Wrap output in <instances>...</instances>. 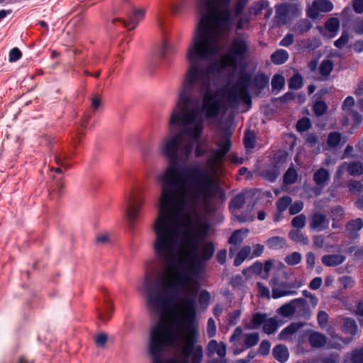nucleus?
Masks as SVG:
<instances>
[{"mask_svg": "<svg viewBox=\"0 0 363 363\" xmlns=\"http://www.w3.org/2000/svg\"><path fill=\"white\" fill-rule=\"evenodd\" d=\"M352 360L353 363H363V347L353 351Z\"/></svg>", "mask_w": 363, "mask_h": 363, "instance_id": "obj_61", "label": "nucleus"}, {"mask_svg": "<svg viewBox=\"0 0 363 363\" xmlns=\"http://www.w3.org/2000/svg\"><path fill=\"white\" fill-rule=\"evenodd\" d=\"M284 78L279 74H275L272 79L273 89L280 90L284 85Z\"/></svg>", "mask_w": 363, "mask_h": 363, "instance_id": "obj_51", "label": "nucleus"}, {"mask_svg": "<svg viewBox=\"0 0 363 363\" xmlns=\"http://www.w3.org/2000/svg\"><path fill=\"white\" fill-rule=\"evenodd\" d=\"M311 22L306 18H303L298 21L294 25L292 30L297 35H302L311 30Z\"/></svg>", "mask_w": 363, "mask_h": 363, "instance_id": "obj_22", "label": "nucleus"}, {"mask_svg": "<svg viewBox=\"0 0 363 363\" xmlns=\"http://www.w3.org/2000/svg\"><path fill=\"white\" fill-rule=\"evenodd\" d=\"M91 109L93 112L96 111L102 106V96L99 94H94L90 97Z\"/></svg>", "mask_w": 363, "mask_h": 363, "instance_id": "obj_45", "label": "nucleus"}, {"mask_svg": "<svg viewBox=\"0 0 363 363\" xmlns=\"http://www.w3.org/2000/svg\"><path fill=\"white\" fill-rule=\"evenodd\" d=\"M251 80L249 74L242 73L238 81L225 91V99L229 107L235 108L240 101L246 104H251V98L248 93Z\"/></svg>", "mask_w": 363, "mask_h": 363, "instance_id": "obj_6", "label": "nucleus"}, {"mask_svg": "<svg viewBox=\"0 0 363 363\" xmlns=\"http://www.w3.org/2000/svg\"><path fill=\"white\" fill-rule=\"evenodd\" d=\"M249 0H238L235 5V17L239 16L246 7Z\"/></svg>", "mask_w": 363, "mask_h": 363, "instance_id": "obj_57", "label": "nucleus"}, {"mask_svg": "<svg viewBox=\"0 0 363 363\" xmlns=\"http://www.w3.org/2000/svg\"><path fill=\"white\" fill-rule=\"evenodd\" d=\"M247 233V230H235L231 236L229 238L228 242L231 245L229 249V256L230 257H233L237 251V250L241 245L243 241V235Z\"/></svg>", "mask_w": 363, "mask_h": 363, "instance_id": "obj_14", "label": "nucleus"}, {"mask_svg": "<svg viewBox=\"0 0 363 363\" xmlns=\"http://www.w3.org/2000/svg\"><path fill=\"white\" fill-rule=\"evenodd\" d=\"M303 207V203L301 201L294 202L291 205L289 209V212L291 215H295L299 213Z\"/></svg>", "mask_w": 363, "mask_h": 363, "instance_id": "obj_60", "label": "nucleus"}, {"mask_svg": "<svg viewBox=\"0 0 363 363\" xmlns=\"http://www.w3.org/2000/svg\"><path fill=\"white\" fill-rule=\"evenodd\" d=\"M253 86L259 89H263L269 83V78L264 74H257L253 79Z\"/></svg>", "mask_w": 363, "mask_h": 363, "instance_id": "obj_35", "label": "nucleus"}, {"mask_svg": "<svg viewBox=\"0 0 363 363\" xmlns=\"http://www.w3.org/2000/svg\"><path fill=\"white\" fill-rule=\"evenodd\" d=\"M267 245L271 249H281L286 245V240L281 237H272L267 240Z\"/></svg>", "mask_w": 363, "mask_h": 363, "instance_id": "obj_31", "label": "nucleus"}, {"mask_svg": "<svg viewBox=\"0 0 363 363\" xmlns=\"http://www.w3.org/2000/svg\"><path fill=\"white\" fill-rule=\"evenodd\" d=\"M344 330L346 333L354 335L357 330V325L354 320L351 318H345L344 320Z\"/></svg>", "mask_w": 363, "mask_h": 363, "instance_id": "obj_39", "label": "nucleus"}, {"mask_svg": "<svg viewBox=\"0 0 363 363\" xmlns=\"http://www.w3.org/2000/svg\"><path fill=\"white\" fill-rule=\"evenodd\" d=\"M250 48L249 35L244 32H235L230 42L228 52L221 57L222 66L237 68L238 63L249 56Z\"/></svg>", "mask_w": 363, "mask_h": 363, "instance_id": "obj_4", "label": "nucleus"}, {"mask_svg": "<svg viewBox=\"0 0 363 363\" xmlns=\"http://www.w3.org/2000/svg\"><path fill=\"white\" fill-rule=\"evenodd\" d=\"M327 110V106L325 102L320 101H317L313 106V111L316 116H320L323 115Z\"/></svg>", "mask_w": 363, "mask_h": 363, "instance_id": "obj_56", "label": "nucleus"}, {"mask_svg": "<svg viewBox=\"0 0 363 363\" xmlns=\"http://www.w3.org/2000/svg\"><path fill=\"white\" fill-rule=\"evenodd\" d=\"M274 357L280 362H285L289 358V352L286 346L279 345L274 347L272 350Z\"/></svg>", "mask_w": 363, "mask_h": 363, "instance_id": "obj_24", "label": "nucleus"}, {"mask_svg": "<svg viewBox=\"0 0 363 363\" xmlns=\"http://www.w3.org/2000/svg\"><path fill=\"white\" fill-rule=\"evenodd\" d=\"M232 0H197L202 13L188 50L191 64L182 84L177 108L172 113L170 125L179 126L177 135H201L203 128V111L216 116L220 109L218 96L210 89L211 74L216 65L211 57L219 50V40L235 23Z\"/></svg>", "mask_w": 363, "mask_h": 363, "instance_id": "obj_1", "label": "nucleus"}, {"mask_svg": "<svg viewBox=\"0 0 363 363\" xmlns=\"http://www.w3.org/2000/svg\"><path fill=\"white\" fill-rule=\"evenodd\" d=\"M347 170L352 176H359L363 174V164L359 161L350 162Z\"/></svg>", "mask_w": 363, "mask_h": 363, "instance_id": "obj_32", "label": "nucleus"}, {"mask_svg": "<svg viewBox=\"0 0 363 363\" xmlns=\"http://www.w3.org/2000/svg\"><path fill=\"white\" fill-rule=\"evenodd\" d=\"M321 260L325 266L335 267L343 263L345 260V257L337 254L325 255L322 257Z\"/></svg>", "mask_w": 363, "mask_h": 363, "instance_id": "obj_17", "label": "nucleus"}, {"mask_svg": "<svg viewBox=\"0 0 363 363\" xmlns=\"http://www.w3.org/2000/svg\"><path fill=\"white\" fill-rule=\"evenodd\" d=\"M342 139L341 133L338 132H332L328 134L327 143L333 148L337 147Z\"/></svg>", "mask_w": 363, "mask_h": 363, "instance_id": "obj_38", "label": "nucleus"}, {"mask_svg": "<svg viewBox=\"0 0 363 363\" xmlns=\"http://www.w3.org/2000/svg\"><path fill=\"white\" fill-rule=\"evenodd\" d=\"M251 196L250 191H243L235 195L231 200L230 206L231 208L240 209L245 204L247 199Z\"/></svg>", "mask_w": 363, "mask_h": 363, "instance_id": "obj_19", "label": "nucleus"}, {"mask_svg": "<svg viewBox=\"0 0 363 363\" xmlns=\"http://www.w3.org/2000/svg\"><path fill=\"white\" fill-rule=\"evenodd\" d=\"M353 29L359 34L363 33V18H357L353 22Z\"/></svg>", "mask_w": 363, "mask_h": 363, "instance_id": "obj_64", "label": "nucleus"}, {"mask_svg": "<svg viewBox=\"0 0 363 363\" xmlns=\"http://www.w3.org/2000/svg\"><path fill=\"white\" fill-rule=\"evenodd\" d=\"M347 186L352 194L363 192V183L360 181L352 179L349 182Z\"/></svg>", "mask_w": 363, "mask_h": 363, "instance_id": "obj_46", "label": "nucleus"}, {"mask_svg": "<svg viewBox=\"0 0 363 363\" xmlns=\"http://www.w3.org/2000/svg\"><path fill=\"white\" fill-rule=\"evenodd\" d=\"M306 217L304 214L295 216L291 220V225L296 228H303L306 225Z\"/></svg>", "mask_w": 363, "mask_h": 363, "instance_id": "obj_50", "label": "nucleus"}, {"mask_svg": "<svg viewBox=\"0 0 363 363\" xmlns=\"http://www.w3.org/2000/svg\"><path fill=\"white\" fill-rule=\"evenodd\" d=\"M333 62L331 60H324L322 61L319 71L322 76L328 77L333 69Z\"/></svg>", "mask_w": 363, "mask_h": 363, "instance_id": "obj_36", "label": "nucleus"}, {"mask_svg": "<svg viewBox=\"0 0 363 363\" xmlns=\"http://www.w3.org/2000/svg\"><path fill=\"white\" fill-rule=\"evenodd\" d=\"M329 222L325 215L316 212L313 213L310 219V229L321 231L328 228Z\"/></svg>", "mask_w": 363, "mask_h": 363, "instance_id": "obj_13", "label": "nucleus"}, {"mask_svg": "<svg viewBox=\"0 0 363 363\" xmlns=\"http://www.w3.org/2000/svg\"><path fill=\"white\" fill-rule=\"evenodd\" d=\"M251 252V247L249 245L244 246L238 253L235 260L234 265L239 266L249 256Z\"/></svg>", "mask_w": 363, "mask_h": 363, "instance_id": "obj_34", "label": "nucleus"}, {"mask_svg": "<svg viewBox=\"0 0 363 363\" xmlns=\"http://www.w3.org/2000/svg\"><path fill=\"white\" fill-rule=\"evenodd\" d=\"M267 315L266 313H256L253 315L251 323L245 325V328L252 330L258 328L261 325H264Z\"/></svg>", "mask_w": 363, "mask_h": 363, "instance_id": "obj_23", "label": "nucleus"}, {"mask_svg": "<svg viewBox=\"0 0 363 363\" xmlns=\"http://www.w3.org/2000/svg\"><path fill=\"white\" fill-rule=\"evenodd\" d=\"M330 179V173L328 169L320 168L313 174V181L316 185L324 187L328 184Z\"/></svg>", "mask_w": 363, "mask_h": 363, "instance_id": "obj_18", "label": "nucleus"}, {"mask_svg": "<svg viewBox=\"0 0 363 363\" xmlns=\"http://www.w3.org/2000/svg\"><path fill=\"white\" fill-rule=\"evenodd\" d=\"M158 55L157 51L152 52L147 59L146 65V72L150 77H153L157 69Z\"/></svg>", "mask_w": 363, "mask_h": 363, "instance_id": "obj_20", "label": "nucleus"}, {"mask_svg": "<svg viewBox=\"0 0 363 363\" xmlns=\"http://www.w3.org/2000/svg\"><path fill=\"white\" fill-rule=\"evenodd\" d=\"M108 302V305H107V308L106 309V311L104 312H99V318L102 321V322H106L107 321L110 317H111V315L113 311V305L109 303V301H107Z\"/></svg>", "mask_w": 363, "mask_h": 363, "instance_id": "obj_53", "label": "nucleus"}, {"mask_svg": "<svg viewBox=\"0 0 363 363\" xmlns=\"http://www.w3.org/2000/svg\"><path fill=\"white\" fill-rule=\"evenodd\" d=\"M142 156L144 162L148 167V174L153 177L156 181L159 180V175L154 172L153 166L157 161V143L154 144L150 142H146L142 149Z\"/></svg>", "mask_w": 363, "mask_h": 363, "instance_id": "obj_9", "label": "nucleus"}, {"mask_svg": "<svg viewBox=\"0 0 363 363\" xmlns=\"http://www.w3.org/2000/svg\"><path fill=\"white\" fill-rule=\"evenodd\" d=\"M298 174L294 167H289L284 175V182L288 184L296 182Z\"/></svg>", "mask_w": 363, "mask_h": 363, "instance_id": "obj_40", "label": "nucleus"}, {"mask_svg": "<svg viewBox=\"0 0 363 363\" xmlns=\"http://www.w3.org/2000/svg\"><path fill=\"white\" fill-rule=\"evenodd\" d=\"M302 259L301 255L298 252H294L284 258V262L291 266L298 264Z\"/></svg>", "mask_w": 363, "mask_h": 363, "instance_id": "obj_43", "label": "nucleus"}, {"mask_svg": "<svg viewBox=\"0 0 363 363\" xmlns=\"http://www.w3.org/2000/svg\"><path fill=\"white\" fill-rule=\"evenodd\" d=\"M305 325L304 323H291L286 328L282 330L279 334V340H287L294 335L299 329Z\"/></svg>", "mask_w": 363, "mask_h": 363, "instance_id": "obj_15", "label": "nucleus"}, {"mask_svg": "<svg viewBox=\"0 0 363 363\" xmlns=\"http://www.w3.org/2000/svg\"><path fill=\"white\" fill-rule=\"evenodd\" d=\"M277 312L284 317H289L294 315L296 312V302H294V300H292L285 303L277 310Z\"/></svg>", "mask_w": 363, "mask_h": 363, "instance_id": "obj_27", "label": "nucleus"}, {"mask_svg": "<svg viewBox=\"0 0 363 363\" xmlns=\"http://www.w3.org/2000/svg\"><path fill=\"white\" fill-rule=\"evenodd\" d=\"M345 215L344 209L340 206H335L330 211V217L331 218L333 221H340L341 220Z\"/></svg>", "mask_w": 363, "mask_h": 363, "instance_id": "obj_41", "label": "nucleus"}, {"mask_svg": "<svg viewBox=\"0 0 363 363\" xmlns=\"http://www.w3.org/2000/svg\"><path fill=\"white\" fill-rule=\"evenodd\" d=\"M191 281V277L187 273H183L174 267L169 269L163 285L170 295L163 301L160 299V305L162 303L172 304L180 291H186L188 284Z\"/></svg>", "mask_w": 363, "mask_h": 363, "instance_id": "obj_5", "label": "nucleus"}, {"mask_svg": "<svg viewBox=\"0 0 363 363\" xmlns=\"http://www.w3.org/2000/svg\"><path fill=\"white\" fill-rule=\"evenodd\" d=\"M153 231L155 235L153 243L155 255L146 260L144 276L136 289L145 298L147 318V356L152 363H159V213L155 220Z\"/></svg>", "mask_w": 363, "mask_h": 363, "instance_id": "obj_3", "label": "nucleus"}, {"mask_svg": "<svg viewBox=\"0 0 363 363\" xmlns=\"http://www.w3.org/2000/svg\"><path fill=\"white\" fill-rule=\"evenodd\" d=\"M194 315V300L186 294L170 310L163 326L162 317L160 315V347H171L180 351L185 358L183 360L170 359L164 363H189L187 358L190 356H192L191 363L202 362L203 347L196 345L199 337L198 330L194 328H189L185 330L186 333H184V322L191 320Z\"/></svg>", "mask_w": 363, "mask_h": 363, "instance_id": "obj_2", "label": "nucleus"}, {"mask_svg": "<svg viewBox=\"0 0 363 363\" xmlns=\"http://www.w3.org/2000/svg\"><path fill=\"white\" fill-rule=\"evenodd\" d=\"M303 49L314 50L320 46V41L317 39H306L301 41Z\"/></svg>", "mask_w": 363, "mask_h": 363, "instance_id": "obj_48", "label": "nucleus"}, {"mask_svg": "<svg viewBox=\"0 0 363 363\" xmlns=\"http://www.w3.org/2000/svg\"><path fill=\"white\" fill-rule=\"evenodd\" d=\"M21 52L17 48H12L9 52V61L16 62L21 57Z\"/></svg>", "mask_w": 363, "mask_h": 363, "instance_id": "obj_63", "label": "nucleus"}, {"mask_svg": "<svg viewBox=\"0 0 363 363\" xmlns=\"http://www.w3.org/2000/svg\"><path fill=\"white\" fill-rule=\"evenodd\" d=\"M340 21L337 18H330L325 23L326 30L330 32H335L339 29Z\"/></svg>", "mask_w": 363, "mask_h": 363, "instance_id": "obj_49", "label": "nucleus"}, {"mask_svg": "<svg viewBox=\"0 0 363 363\" xmlns=\"http://www.w3.org/2000/svg\"><path fill=\"white\" fill-rule=\"evenodd\" d=\"M271 344L269 341L264 340H262L258 348V352L262 356H266L269 354Z\"/></svg>", "mask_w": 363, "mask_h": 363, "instance_id": "obj_58", "label": "nucleus"}, {"mask_svg": "<svg viewBox=\"0 0 363 363\" xmlns=\"http://www.w3.org/2000/svg\"><path fill=\"white\" fill-rule=\"evenodd\" d=\"M272 296L273 298H279L282 296L296 294L295 291L291 290L296 287L294 284L281 281L279 277H274L272 280Z\"/></svg>", "mask_w": 363, "mask_h": 363, "instance_id": "obj_10", "label": "nucleus"}, {"mask_svg": "<svg viewBox=\"0 0 363 363\" xmlns=\"http://www.w3.org/2000/svg\"><path fill=\"white\" fill-rule=\"evenodd\" d=\"M292 199L289 196H284L280 198L277 202V207L279 211L284 212L286 210Z\"/></svg>", "mask_w": 363, "mask_h": 363, "instance_id": "obj_47", "label": "nucleus"}, {"mask_svg": "<svg viewBox=\"0 0 363 363\" xmlns=\"http://www.w3.org/2000/svg\"><path fill=\"white\" fill-rule=\"evenodd\" d=\"M289 53L283 49H279L271 55V61L275 65H282L289 59Z\"/></svg>", "mask_w": 363, "mask_h": 363, "instance_id": "obj_26", "label": "nucleus"}, {"mask_svg": "<svg viewBox=\"0 0 363 363\" xmlns=\"http://www.w3.org/2000/svg\"><path fill=\"white\" fill-rule=\"evenodd\" d=\"M172 52V46L167 41L163 42L162 45H160V57L167 58Z\"/></svg>", "mask_w": 363, "mask_h": 363, "instance_id": "obj_55", "label": "nucleus"}, {"mask_svg": "<svg viewBox=\"0 0 363 363\" xmlns=\"http://www.w3.org/2000/svg\"><path fill=\"white\" fill-rule=\"evenodd\" d=\"M311 126L310 119L308 118H303L297 122L296 129L299 132L308 130Z\"/></svg>", "mask_w": 363, "mask_h": 363, "instance_id": "obj_52", "label": "nucleus"}, {"mask_svg": "<svg viewBox=\"0 0 363 363\" xmlns=\"http://www.w3.org/2000/svg\"><path fill=\"white\" fill-rule=\"evenodd\" d=\"M244 344L247 348H250L257 344L259 336L257 333H252L244 335Z\"/></svg>", "mask_w": 363, "mask_h": 363, "instance_id": "obj_37", "label": "nucleus"}, {"mask_svg": "<svg viewBox=\"0 0 363 363\" xmlns=\"http://www.w3.org/2000/svg\"><path fill=\"white\" fill-rule=\"evenodd\" d=\"M350 36L347 30H344L339 39L335 42V46L337 48H342L348 43Z\"/></svg>", "mask_w": 363, "mask_h": 363, "instance_id": "obj_54", "label": "nucleus"}, {"mask_svg": "<svg viewBox=\"0 0 363 363\" xmlns=\"http://www.w3.org/2000/svg\"><path fill=\"white\" fill-rule=\"evenodd\" d=\"M303 85V78L300 74L296 73L292 76L289 82V86L292 89H298Z\"/></svg>", "mask_w": 363, "mask_h": 363, "instance_id": "obj_44", "label": "nucleus"}, {"mask_svg": "<svg viewBox=\"0 0 363 363\" xmlns=\"http://www.w3.org/2000/svg\"><path fill=\"white\" fill-rule=\"evenodd\" d=\"M244 143L247 148H252L255 145V135L251 131H247L244 138Z\"/></svg>", "mask_w": 363, "mask_h": 363, "instance_id": "obj_59", "label": "nucleus"}, {"mask_svg": "<svg viewBox=\"0 0 363 363\" xmlns=\"http://www.w3.org/2000/svg\"><path fill=\"white\" fill-rule=\"evenodd\" d=\"M294 302H296L297 314L300 317L308 318L311 315V311L307 306L306 301L304 298L294 299Z\"/></svg>", "mask_w": 363, "mask_h": 363, "instance_id": "obj_25", "label": "nucleus"}, {"mask_svg": "<svg viewBox=\"0 0 363 363\" xmlns=\"http://www.w3.org/2000/svg\"><path fill=\"white\" fill-rule=\"evenodd\" d=\"M145 11L143 9L133 8L127 15L128 20L125 21L120 18L113 20L114 23L116 21H121L124 26L129 30H133L137 27L140 21L145 17Z\"/></svg>", "mask_w": 363, "mask_h": 363, "instance_id": "obj_11", "label": "nucleus"}, {"mask_svg": "<svg viewBox=\"0 0 363 363\" xmlns=\"http://www.w3.org/2000/svg\"><path fill=\"white\" fill-rule=\"evenodd\" d=\"M279 174V172L277 169V167L274 166L270 168H267L265 169H263L260 173L259 175L264 178V179L273 182L276 180L277 177Z\"/></svg>", "mask_w": 363, "mask_h": 363, "instance_id": "obj_29", "label": "nucleus"}, {"mask_svg": "<svg viewBox=\"0 0 363 363\" xmlns=\"http://www.w3.org/2000/svg\"><path fill=\"white\" fill-rule=\"evenodd\" d=\"M289 236L293 241L297 243L308 245L309 242L308 239L306 237H305L301 231L298 230H291L289 233Z\"/></svg>", "mask_w": 363, "mask_h": 363, "instance_id": "obj_33", "label": "nucleus"}, {"mask_svg": "<svg viewBox=\"0 0 363 363\" xmlns=\"http://www.w3.org/2000/svg\"><path fill=\"white\" fill-rule=\"evenodd\" d=\"M216 327L214 320L211 318L208 320L207 334L209 337H213L216 335Z\"/></svg>", "mask_w": 363, "mask_h": 363, "instance_id": "obj_62", "label": "nucleus"}, {"mask_svg": "<svg viewBox=\"0 0 363 363\" xmlns=\"http://www.w3.org/2000/svg\"><path fill=\"white\" fill-rule=\"evenodd\" d=\"M226 154L220 150H214L212 152L211 158L208 160V164L211 167L212 169L215 170L220 162H222Z\"/></svg>", "mask_w": 363, "mask_h": 363, "instance_id": "obj_28", "label": "nucleus"}, {"mask_svg": "<svg viewBox=\"0 0 363 363\" xmlns=\"http://www.w3.org/2000/svg\"><path fill=\"white\" fill-rule=\"evenodd\" d=\"M215 247L212 242H207L202 249L201 258L203 260L210 259L214 253Z\"/></svg>", "mask_w": 363, "mask_h": 363, "instance_id": "obj_42", "label": "nucleus"}, {"mask_svg": "<svg viewBox=\"0 0 363 363\" xmlns=\"http://www.w3.org/2000/svg\"><path fill=\"white\" fill-rule=\"evenodd\" d=\"M301 6L298 3H282L275 6V19L278 25H284L290 18L300 15Z\"/></svg>", "mask_w": 363, "mask_h": 363, "instance_id": "obj_8", "label": "nucleus"}, {"mask_svg": "<svg viewBox=\"0 0 363 363\" xmlns=\"http://www.w3.org/2000/svg\"><path fill=\"white\" fill-rule=\"evenodd\" d=\"M279 328L278 321L276 318H267L263 325L264 333L270 335L274 333Z\"/></svg>", "mask_w": 363, "mask_h": 363, "instance_id": "obj_30", "label": "nucleus"}, {"mask_svg": "<svg viewBox=\"0 0 363 363\" xmlns=\"http://www.w3.org/2000/svg\"><path fill=\"white\" fill-rule=\"evenodd\" d=\"M309 342L312 347L320 348L325 345L327 337L321 333L313 332L309 335Z\"/></svg>", "mask_w": 363, "mask_h": 363, "instance_id": "obj_21", "label": "nucleus"}, {"mask_svg": "<svg viewBox=\"0 0 363 363\" xmlns=\"http://www.w3.org/2000/svg\"><path fill=\"white\" fill-rule=\"evenodd\" d=\"M333 8L329 0H315L308 11V16L312 18H317L319 12H329Z\"/></svg>", "mask_w": 363, "mask_h": 363, "instance_id": "obj_12", "label": "nucleus"}, {"mask_svg": "<svg viewBox=\"0 0 363 363\" xmlns=\"http://www.w3.org/2000/svg\"><path fill=\"white\" fill-rule=\"evenodd\" d=\"M144 198L139 194L131 193L125 199L123 207L128 230L131 235L136 234L137 224L140 218Z\"/></svg>", "mask_w": 363, "mask_h": 363, "instance_id": "obj_7", "label": "nucleus"}, {"mask_svg": "<svg viewBox=\"0 0 363 363\" xmlns=\"http://www.w3.org/2000/svg\"><path fill=\"white\" fill-rule=\"evenodd\" d=\"M363 227V220L361 218H356L349 221L345 225V230L351 239H355L358 236L357 232Z\"/></svg>", "mask_w": 363, "mask_h": 363, "instance_id": "obj_16", "label": "nucleus"}]
</instances>
